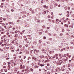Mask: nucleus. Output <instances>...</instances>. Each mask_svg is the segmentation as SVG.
<instances>
[{
  "label": "nucleus",
  "mask_w": 74,
  "mask_h": 74,
  "mask_svg": "<svg viewBox=\"0 0 74 74\" xmlns=\"http://www.w3.org/2000/svg\"><path fill=\"white\" fill-rule=\"evenodd\" d=\"M61 45H62L63 47H64L66 45H68L67 44H66V43H62L61 44Z\"/></svg>",
  "instance_id": "f257e3e1"
},
{
  "label": "nucleus",
  "mask_w": 74,
  "mask_h": 74,
  "mask_svg": "<svg viewBox=\"0 0 74 74\" xmlns=\"http://www.w3.org/2000/svg\"><path fill=\"white\" fill-rule=\"evenodd\" d=\"M69 58V57H66V58L64 59V62H66L67 60H68V59Z\"/></svg>",
  "instance_id": "f03ea898"
},
{
  "label": "nucleus",
  "mask_w": 74,
  "mask_h": 74,
  "mask_svg": "<svg viewBox=\"0 0 74 74\" xmlns=\"http://www.w3.org/2000/svg\"><path fill=\"white\" fill-rule=\"evenodd\" d=\"M43 7H44V8H45L46 9H48V6H46L45 5H43Z\"/></svg>",
  "instance_id": "7ed1b4c3"
},
{
  "label": "nucleus",
  "mask_w": 74,
  "mask_h": 74,
  "mask_svg": "<svg viewBox=\"0 0 74 74\" xmlns=\"http://www.w3.org/2000/svg\"><path fill=\"white\" fill-rule=\"evenodd\" d=\"M42 14L43 15H44V14H47V11H44V12H42Z\"/></svg>",
  "instance_id": "20e7f679"
},
{
  "label": "nucleus",
  "mask_w": 74,
  "mask_h": 74,
  "mask_svg": "<svg viewBox=\"0 0 74 74\" xmlns=\"http://www.w3.org/2000/svg\"><path fill=\"white\" fill-rule=\"evenodd\" d=\"M18 37V34H15V36H14V37L17 38Z\"/></svg>",
  "instance_id": "39448f33"
},
{
  "label": "nucleus",
  "mask_w": 74,
  "mask_h": 74,
  "mask_svg": "<svg viewBox=\"0 0 74 74\" xmlns=\"http://www.w3.org/2000/svg\"><path fill=\"white\" fill-rule=\"evenodd\" d=\"M46 51H49V48H46Z\"/></svg>",
  "instance_id": "423d86ee"
},
{
  "label": "nucleus",
  "mask_w": 74,
  "mask_h": 74,
  "mask_svg": "<svg viewBox=\"0 0 74 74\" xmlns=\"http://www.w3.org/2000/svg\"><path fill=\"white\" fill-rule=\"evenodd\" d=\"M34 69H37V68H38V66L37 65H35L34 67Z\"/></svg>",
  "instance_id": "0eeeda50"
},
{
  "label": "nucleus",
  "mask_w": 74,
  "mask_h": 74,
  "mask_svg": "<svg viewBox=\"0 0 74 74\" xmlns=\"http://www.w3.org/2000/svg\"><path fill=\"white\" fill-rule=\"evenodd\" d=\"M32 59H34V60H36V58H35L34 57H32Z\"/></svg>",
  "instance_id": "6e6552de"
},
{
  "label": "nucleus",
  "mask_w": 74,
  "mask_h": 74,
  "mask_svg": "<svg viewBox=\"0 0 74 74\" xmlns=\"http://www.w3.org/2000/svg\"><path fill=\"white\" fill-rule=\"evenodd\" d=\"M30 70L31 71V72H33V69H32L31 68L30 69Z\"/></svg>",
  "instance_id": "1a4fd4ad"
},
{
  "label": "nucleus",
  "mask_w": 74,
  "mask_h": 74,
  "mask_svg": "<svg viewBox=\"0 0 74 74\" xmlns=\"http://www.w3.org/2000/svg\"><path fill=\"white\" fill-rule=\"evenodd\" d=\"M4 45L5 47H6L7 46V43L6 42H5L4 43Z\"/></svg>",
  "instance_id": "9d476101"
},
{
  "label": "nucleus",
  "mask_w": 74,
  "mask_h": 74,
  "mask_svg": "<svg viewBox=\"0 0 74 74\" xmlns=\"http://www.w3.org/2000/svg\"><path fill=\"white\" fill-rule=\"evenodd\" d=\"M40 32H44V31H43V29H40L39 30Z\"/></svg>",
  "instance_id": "9b49d317"
},
{
  "label": "nucleus",
  "mask_w": 74,
  "mask_h": 74,
  "mask_svg": "<svg viewBox=\"0 0 74 74\" xmlns=\"http://www.w3.org/2000/svg\"><path fill=\"white\" fill-rule=\"evenodd\" d=\"M56 62H57L55 61H54L53 62V63H55V64H56Z\"/></svg>",
  "instance_id": "f8f14e48"
},
{
  "label": "nucleus",
  "mask_w": 74,
  "mask_h": 74,
  "mask_svg": "<svg viewBox=\"0 0 74 74\" xmlns=\"http://www.w3.org/2000/svg\"><path fill=\"white\" fill-rule=\"evenodd\" d=\"M70 48H71V49H73V47H72L71 46H70Z\"/></svg>",
  "instance_id": "ddd939ff"
},
{
  "label": "nucleus",
  "mask_w": 74,
  "mask_h": 74,
  "mask_svg": "<svg viewBox=\"0 0 74 74\" xmlns=\"http://www.w3.org/2000/svg\"><path fill=\"white\" fill-rule=\"evenodd\" d=\"M50 62V60H46L45 62Z\"/></svg>",
  "instance_id": "4468645a"
},
{
  "label": "nucleus",
  "mask_w": 74,
  "mask_h": 74,
  "mask_svg": "<svg viewBox=\"0 0 74 74\" xmlns=\"http://www.w3.org/2000/svg\"><path fill=\"white\" fill-rule=\"evenodd\" d=\"M32 58L30 57H29L27 59L28 60H29V59H31Z\"/></svg>",
  "instance_id": "2eb2a0df"
},
{
  "label": "nucleus",
  "mask_w": 74,
  "mask_h": 74,
  "mask_svg": "<svg viewBox=\"0 0 74 74\" xmlns=\"http://www.w3.org/2000/svg\"><path fill=\"white\" fill-rule=\"evenodd\" d=\"M36 52L37 53H38V52H39V50H36Z\"/></svg>",
  "instance_id": "dca6fc26"
},
{
  "label": "nucleus",
  "mask_w": 74,
  "mask_h": 74,
  "mask_svg": "<svg viewBox=\"0 0 74 74\" xmlns=\"http://www.w3.org/2000/svg\"><path fill=\"white\" fill-rule=\"evenodd\" d=\"M33 44H37V42H33Z\"/></svg>",
  "instance_id": "f3484780"
},
{
  "label": "nucleus",
  "mask_w": 74,
  "mask_h": 74,
  "mask_svg": "<svg viewBox=\"0 0 74 74\" xmlns=\"http://www.w3.org/2000/svg\"><path fill=\"white\" fill-rule=\"evenodd\" d=\"M59 21H56V24H59Z\"/></svg>",
  "instance_id": "a211bd4d"
},
{
  "label": "nucleus",
  "mask_w": 74,
  "mask_h": 74,
  "mask_svg": "<svg viewBox=\"0 0 74 74\" xmlns=\"http://www.w3.org/2000/svg\"><path fill=\"white\" fill-rule=\"evenodd\" d=\"M44 51V48H43L42 49V52H43V51Z\"/></svg>",
  "instance_id": "6ab92c4d"
},
{
  "label": "nucleus",
  "mask_w": 74,
  "mask_h": 74,
  "mask_svg": "<svg viewBox=\"0 0 74 74\" xmlns=\"http://www.w3.org/2000/svg\"><path fill=\"white\" fill-rule=\"evenodd\" d=\"M4 70V72H7V69H5Z\"/></svg>",
  "instance_id": "aec40b11"
},
{
  "label": "nucleus",
  "mask_w": 74,
  "mask_h": 74,
  "mask_svg": "<svg viewBox=\"0 0 74 74\" xmlns=\"http://www.w3.org/2000/svg\"><path fill=\"white\" fill-rule=\"evenodd\" d=\"M3 38H4V36H3L1 38V40H3Z\"/></svg>",
  "instance_id": "412c9836"
},
{
  "label": "nucleus",
  "mask_w": 74,
  "mask_h": 74,
  "mask_svg": "<svg viewBox=\"0 0 74 74\" xmlns=\"http://www.w3.org/2000/svg\"><path fill=\"white\" fill-rule=\"evenodd\" d=\"M60 35L62 36H63V34L62 33H61L60 34Z\"/></svg>",
  "instance_id": "4be33fe9"
},
{
  "label": "nucleus",
  "mask_w": 74,
  "mask_h": 74,
  "mask_svg": "<svg viewBox=\"0 0 74 74\" xmlns=\"http://www.w3.org/2000/svg\"><path fill=\"white\" fill-rule=\"evenodd\" d=\"M14 45L16 44V41H15V42H14Z\"/></svg>",
  "instance_id": "5701e85b"
},
{
  "label": "nucleus",
  "mask_w": 74,
  "mask_h": 74,
  "mask_svg": "<svg viewBox=\"0 0 74 74\" xmlns=\"http://www.w3.org/2000/svg\"><path fill=\"white\" fill-rule=\"evenodd\" d=\"M14 33H18V31L16 30L14 32Z\"/></svg>",
  "instance_id": "b1692460"
},
{
  "label": "nucleus",
  "mask_w": 74,
  "mask_h": 74,
  "mask_svg": "<svg viewBox=\"0 0 74 74\" xmlns=\"http://www.w3.org/2000/svg\"><path fill=\"white\" fill-rule=\"evenodd\" d=\"M6 49H7L8 50L9 49V47H6Z\"/></svg>",
  "instance_id": "393cba45"
},
{
  "label": "nucleus",
  "mask_w": 74,
  "mask_h": 74,
  "mask_svg": "<svg viewBox=\"0 0 74 74\" xmlns=\"http://www.w3.org/2000/svg\"><path fill=\"white\" fill-rule=\"evenodd\" d=\"M41 42H42V41H41V40H39V42L40 43H41Z\"/></svg>",
  "instance_id": "a878e982"
},
{
  "label": "nucleus",
  "mask_w": 74,
  "mask_h": 74,
  "mask_svg": "<svg viewBox=\"0 0 74 74\" xmlns=\"http://www.w3.org/2000/svg\"><path fill=\"white\" fill-rule=\"evenodd\" d=\"M40 65L41 66V67H42V66H44V64H40Z\"/></svg>",
  "instance_id": "bb28decb"
},
{
  "label": "nucleus",
  "mask_w": 74,
  "mask_h": 74,
  "mask_svg": "<svg viewBox=\"0 0 74 74\" xmlns=\"http://www.w3.org/2000/svg\"><path fill=\"white\" fill-rule=\"evenodd\" d=\"M1 31L2 32H3V31H4V29L3 28H2L1 29Z\"/></svg>",
  "instance_id": "cd10ccee"
},
{
  "label": "nucleus",
  "mask_w": 74,
  "mask_h": 74,
  "mask_svg": "<svg viewBox=\"0 0 74 74\" xmlns=\"http://www.w3.org/2000/svg\"><path fill=\"white\" fill-rule=\"evenodd\" d=\"M47 17L49 18H50V17H51V16L49 15H48V16H47Z\"/></svg>",
  "instance_id": "c85d7f7f"
},
{
  "label": "nucleus",
  "mask_w": 74,
  "mask_h": 74,
  "mask_svg": "<svg viewBox=\"0 0 74 74\" xmlns=\"http://www.w3.org/2000/svg\"><path fill=\"white\" fill-rule=\"evenodd\" d=\"M66 55H67V56H69L70 55V54L69 53H67L66 54Z\"/></svg>",
  "instance_id": "c756f323"
},
{
  "label": "nucleus",
  "mask_w": 74,
  "mask_h": 74,
  "mask_svg": "<svg viewBox=\"0 0 74 74\" xmlns=\"http://www.w3.org/2000/svg\"><path fill=\"white\" fill-rule=\"evenodd\" d=\"M11 51L12 52H14L15 51H14V50H11Z\"/></svg>",
  "instance_id": "7c9ffc66"
},
{
  "label": "nucleus",
  "mask_w": 74,
  "mask_h": 74,
  "mask_svg": "<svg viewBox=\"0 0 74 74\" xmlns=\"http://www.w3.org/2000/svg\"><path fill=\"white\" fill-rule=\"evenodd\" d=\"M14 71H17V70L16 69V68H15L14 69Z\"/></svg>",
  "instance_id": "2f4dec72"
},
{
  "label": "nucleus",
  "mask_w": 74,
  "mask_h": 74,
  "mask_svg": "<svg viewBox=\"0 0 74 74\" xmlns=\"http://www.w3.org/2000/svg\"><path fill=\"white\" fill-rule=\"evenodd\" d=\"M45 27V26L43 25L42 26V28H43V29H44Z\"/></svg>",
  "instance_id": "473e14b6"
},
{
  "label": "nucleus",
  "mask_w": 74,
  "mask_h": 74,
  "mask_svg": "<svg viewBox=\"0 0 74 74\" xmlns=\"http://www.w3.org/2000/svg\"><path fill=\"white\" fill-rule=\"evenodd\" d=\"M62 64V63L61 62H59L58 63V64H59V65H60V64Z\"/></svg>",
  "instance_id": "72a5a7b5"
},
{
  "label": "nucleus",
  "mask_w": 74,
  "mask_h": 74,
  "mask_svg": "<svg viewBox=\"0 0 74 74\" xmlns=\"http://www.w3.org/2000/svg\"><path fill=\"white\" fill-rule=\"evenodd\" d=\"M39 47V48H41V45H40Z\"/></svg>",
  "instance_id": "f704fd0d"
},
{
  "label": "nucleus",
  "mask_w": 74,
  "mask_h": 74,
  "mask_svg": "<svg viewBox=\"0 0 74 74\" xmlns=\"http://www.w3.org/2000/svg\"><path fill=\"white\" fill-rule=\"evenodd\" d=\"M59 63V62L57 61L56 62V64H58Z\"/></svg>",
  "instance_id": "c9c22d12"
},
{
  "label": "nucleus",
  "mask_w": 74,
  "mask_h": 74,
  "mask_svg": "<svg viewBox=\"0 0 74 74\" xmlns=\"http://www.w3.org/2000/svg\"><path fill=\"white\" fill-rule=\"evenodd\" d=\"M2 25L3 26H4V25H5V24H4V23H3L2 24Z\"/></svg>",
  "instance_id": "e433bc0d"
},
{
  "label": "nucleus",
  "mask_w": 74,
  "mask_h": 74,
  "mask_svg": "<svg viewBox=\"0 0 74 74\" xmlns=\"http://www.w3.org/2000/svg\"><path fill=\"white\" fill-rule=\"evenodd\" d=\"M12 26L10 25L9 27V28H12Z\"/></svg>",
  "instance_id": "4c0bfd02"
},
{
  "label": "nucleus",
  "mask_w": 74,
  "mask_h": 74,
  "mask_svg": "<svg viewBox=\"0 0 74 74\" xmlns=\"http://www.w3.org/2000/svg\"><path fill=\"white\" fill-rule=\"evenodd\" d=\"M1 34H4V32H1Z\"/></svg>",
  "instance_id": "58836bf2"
},
{
  "label": "nucleus",
  "mask_w": 74,
  "mask_h": 74,
  "mask_svg": "<svg viewBox=\"0 0 74 74\" xmlns=\"http://www.w3.org/2000/svg\"><path fill=\"white\" fill-rule=\"evenodd\" d=\"M62 49H63V50H64H64H66V48H63Z\"/></svg>",
  "instance_id": "ea45409f"
},
{
  "label": "nucleus",
  "mask_w": 74,
  "mask_h": 74,
  "mask_svg": "<svg viewBox=\"0 0 74 74\" xmlns=\"http://www.w3.org/2000/svg\"><path fill=\"white\" fill-rule=\"evenodd\" d=\"M64 29H62V32H64Z\"/></svg>",
  "instance_id": "a19ab883"
},
{
  "label": "nucleus",
  "mask_w": 74,
  "mask_h": 74,
  "mask_svg": "<svg viewBox=\"0 0 74 74\" xmlns=\"http://www.w3.org/2000/svg\"><path fill=\"white\" fill-rule=\"evenodd\" d=\"M50 28L49 27H48L47 28V30H48V29H49V28Z\"/></svg>",
  "instance_id": "79ce46f5"
},
{
  "label": "nucleus",
  "mask_w": 74,
  "mask_h": 74,
  "mask_svg": "<svg viewBox=\"0 0 74 74\" xmlns=\"http://www.w3.org/2000/svg\"><path fill=\"white\" fill-rule=\"evenodd\" d=\"M71 55H69V56H69V58H70V57H71Z\"/></svg>",
  "instance_id": "37998d69"
},
{
  "label": "nucleus",
  "mask_w": 74,
  "mask_h": 74,
  "mask_svg": "<svg viewBox=\"0 0 74 74\" xmlns=\"http://www.w3.org/2000/svg\"><path fill=\"white\" fill-rule=\"evenodd\" d=\"M45 33H48V31H45Z\"/></svg>",
  "instance_id": "c03bdc74"
},
{
  "label": "nucleus",
  "mask_w": 74,
  "mask_h": 74,
  "mask_svg": "<svg viewBox=\"0 0 74 74\" xmlns=\"http://www.w3.org/2000/svg\"><path fill=\"white\" fill-rule=\"evenodd\" d=\"M58 7H60V5H58Z\"/></svg>",
  "instance_id": "a18cd8bd"
},
{
  "label": "nucleus",
  "mask_w": 74,
  "mask_h": 74,
  "mask_svg": "<svg viewBox=\"0 0 74 74\" xmlns=\"http://www.w3.org/2000/svg\"><path fill=\"white\" fill-rule=\"evenodd\" d=\"M52 22H53V23H55V21H54L53 20H52Z\"/></svg>",
  "instance_id": "49530a36"
},
{
  "label": "nucleus",
  "mask_w": 74,
  "mask_h": 74,
  "mask_svg": "<svg viewBox=\"0 0 74 74\" xmlns=\"http://www.w3.org/2000/svg\"><path fill=\"white\" fill-rule=\"evenodd\" d=\"M1 72H3V69H1Z\"/></svg>",
  "instance_id": "de8ad7c7"
},
{
  "label": "nucleus",
  "mask_w": 74,
  "mask_h": 74,
  "mask_svg": "<svg viewBox=\"0 0 74 74\" xmlns=\"http://www.w3.org/2000/svg\"><path fill=\"white\" fill-rule=\"evenodd\" d=\"M66 48H67V49H69V47H66Z\"/></svg>",
  "instance_id": "09e8293b"
},
{
  "label": "nucleus",
  "mask_w": 74,
  "mask_h": 74,
  "mask_svg": "<svg viewBox=\"0 0 74 74\" xmlns=\"http://www.w3.org/2000/svg\"><path fill=\"white\" fill-rule=\"evenodd\" d=\"M74 7V5H72L71 7Z\"/></svg>",
  "instance_id": "8fccbe9b"
},
{
  "label": "nucleus",
  "mask_w": 74,
  "mask_h": 74,
  "mask_svg": "<svg viewBox=\"0 0 74 74\" xmlns=\"http://www.w3.org/2000/svg\"><path fill=\"white\" fill-rule=\"evenodd\" d=\"M0 51H3V49H0Z\"/></svg>",
  "instance_id": "3c124183"
},
{
  "label": "nucleus",
  "mask_w": 74,
  "mask_h": 74,
  "mask_svg": "<svg viewBox=\"0 0 74 74\" xmlns=\"http://www.w3.org/2000/svg\"><path fill=\"white\" fill-rule=\"evenodd\" d=\"M0 19L1 20H2V19H3V18L2 17H0Z\"/></svg>",
  "instance_id": "603ef678"
},
{
  "label": "nucleus",
  "mask_w": 74,
  "mask_h": 74,
  "mask_svg": "<svg viewBox=\"0 0 74 74\" xmlns=\"http://www.w3.org/2000/svg\"><path fill=\"white\" fill-rule=\"evenodd\" d=\"M20 34H21V35L23 34V33H22V32H21L20 33Z\"/></svg>",
  "instance_id": "864d4df0"
},
{
  "label": "nucleus",
  "mask_w": 74,
  "mask_h": 74,
  "mask_svg": "<svg viewBox=\"0 0 74 74\" xmlns=\"http://www.w3.org/2000/svg\"><path fill=\"white\" fill-rule=\"evenodd\" d=\"M64 57H66V56H67V55H66V54H64Z\"/></svg>",
  "instance_id": "5fc2aeb1"
},
{
  "label": "nucleus",
  "mask_w": 74,
  "mask_h": 74,
  "mask_svg": "<svg viewBox=\"0 0 74 74\" xmlns=\"http://www.w3.org/2000/svg\"><path fill=\"white\" fill-rule=\"evenodd\" d=\"M25 33V30H23V33Z\"/></svg>",
  "instance_id": "6e6d98bb"
},
{
  "label": "nucleus",
  "mask_w": 74,
  "mask_h": 74,
  "mask_svg": "<svg viewBox=\"0 0 74 74\" xmlns=\"http://www.w3.org/2000/svg\"><path fill=\"white\" fill-rule=\"evenodd\" d=\"M41 3H43L44 2L43 1H41Z\"/></svg>",
  "instance_id": "4d7b16f0"
},
{
  "label": "nucleus",
  "mask_w": 74,
  "mask_h": 74,
  "mask_svg": "<svg viewBox=\"0 0 74 74\" xmlns=\"http://www.w3.org/2000/svg\"><path fill=\"white\" fill-rule=\"evenodd\" d=\"M62 13H60V14H59V15L61 16V15H62Z\"/></svg>",
  "instance_id": "13d9d810"
},
{
  "label": "nucleus",
  "mask_w": 74,
  "mask_h": 74,
  "mask_svg": "<svg viewBox=\"0 0 74 74\" xmlns=\"http://www.w3.org/2000/svg\"><path fill=\"white\" fill-rule=\"evenodd\" d=\"M6 68V66H3V68H4V69H5Z\"/></svg>",
  "instance_id": "bf43d9fd"
},
{
  "label": "nucleus",
  "mask_w": 74,
  "mask_h": 74,
  "mask_svg": "<svg viewBox=\"0 0 74 74\" xmlns=\"http://www.w3.org/2000/svg\"><path fill=\"white\" fill-rule=\"evenodd\" d=\"M19 37L20 38V39H22V36H20Z\"/></svg>",
  "instance_id": "052dcab7"
},
{
  "label": "nucleus",
  "mask_w": 74,
  "mask_h": 74,
  "mask_svg": "<svg viewBox=\"0 0 74 74\" xmlns=\"http://www.w3.org/2000/svg\"><path fill=\"white\" fill-rule=\"evenodd\" d=\"M69 70L70 71H71V69H70V68H69Z\"/></svg>",
  "instance_id": "680f3d73"
},
{
  "label": "nucleus",
  "mask_w": 74,
  "mask_h": 74,
  "mask_svg": "<svg viewBox=\"0 0 74 74\" xmlns=\"http://www.w3.org/2000/svg\"><path fill=\"white\" fill-rule=\"evenodd\" d=\"M59 21V19H56V21Z\"/></svg>",
  "instance_id": "e2e57ef3"
},
{
  "label": "nucleus",
  "mask_w": 74,
  "mask_h": 74,
  "mask_svg": "<svg viewBox=\"0 0 74 74\" xmlns=\"http://www.w3.org/2000/svg\"><path fill=\"white\" fill-rule=\"evenodd\" d=\"M1 46L2 47H4V44H3L1 45Z\"/></svg>",
  "instance_id": "0e129e2a"
},
{
  "label": "nucleus",
  "mask_w": 74,
  "mask_h": 74,
  "mask_svg": "<svg viewBox=\"0 0 74 74\" xmlns=\"http://www.w3.org/2000/svg\"><path fill=\"white\" fill-rule=\"evenodd\" d=\"M68 10H70V7H68Z\"/></svg>",
  "instance_id": "69168bd1"
},
{
  "label": "nucleus",
  "mask_w": 74,
  "mask_h": 74,
  "mask_svg": "<svg viewBox=\"0 0 74 74\" xmlns=\"http://www.w3.org/2000/svg\"><path fill=\"white\" fill-rule=\"evenodd\" d=\"M47 66H49V64H47Z\"/></svg>",
  "instance_id": "338daca9"
},
{
  "label": "nucleus",
  "mask_w": 74,
  "mask_h": 74,
  "mask_svg": "<svg viewBox=\"0 0 74 74\" xmlns=\"http://www.w3.org/2000/svg\"><path fill=\"white\" fill-rule=\"evenodd\" d=\"M42 58H45V57H44V56H42Z\"/></svg>",
  "instance_id": "774afa93"
}]
</instances>
